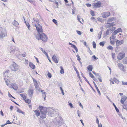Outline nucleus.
Segmentation results:
<instances>
[{"label": "nucleus", "instance_id": "obj_57", "mask_svg": "<svg viewBox=\"0 0 127 127\" xmlns=\"http://www.w3.org/2000/svg\"><path fill=\"white\" fill-rule=\"evenodd\" d=\"M76 32L79 35H81V32L80 31H77Z\"/></svg>", "mask_w": 127, "mask_h": 127}, {"label": "nucleus", "instance_id": "obj_63", "mask_svg": "<svg viewBox=\"0 0 127 127\" xmlns=\"http://www.w3.org/2000/svg\"><path fill=\"white\" fill-rule=\"evenodd\" d=\"M32 79L34 83V84H35V83H37V82L33 78Z\"/></svg>", "mask_w": 127, "mask_h": 127}, {"label": "nucleus", "instance_id": "obj_49", "mask_svg": "<svg viewBox=\"0 0 127 127\" xmlns=\"http://www.w3.org/2000/svg\"><path fill=\"white\" fill-rule=\"evenodd\" d=\"M52 21L56 25L57 24V20H56L55 19H53Z\"/></svg>", "mask_w": 127, "mask_h": 127}, {"label": "nucleus", "instance_id": "obj_42", "mask_svg": "<svg viewBox=\"0 0 127 127\" xmlns=\"http://www.w3.org/2000/svg\"><path fill=\"white\" fill-rule=\"evenodd\" d=\"M104 41H102L100 42L99 44L100 46H103L104 45Z\"/></svg>", "mask_w": 127, "mask_h": 127}, {"label": "nucleus", "instance_id": "obj_3", "mask_svg": "<svg viewBox=\"0 0 127 127\" xmlns=\"http://www.w3.org/2000/svg\"><path fill=\"white\" fill-rule=\"evenodd\" d=\"M33 26L36 27V29L38 34L37 35H39L43 33V29L42 26L39 24H37L36 25L34 24Z\"/></svg>", "mask_w": 127, "mask_h": 127}, {"label": "nucleus", "instance_id": "obj_62", "mask_svg": "<svg viewBox=\"0 0 127 127\" xmlns=\"http://www.w3.org/2000/svg\"><path fill=\"white\" fill-rule=\"evenodd\" d=\"M86 5L88 7H90L91 6V5L89 3H87L86 4Z\"/></svg>", "mask_w": 127, "mask_h": 127}, {"label": "nucleus", "instance_id": "obj_53", "mask_svg": "<svg viewBox=\"0 0 127 127\" xmlns=\"http://www.w3.org/2000/svg\"><path fill=\"white\" fill-rule=\"evenodd\" d=\"M74 69L76 71L77 74H78V75H79V72H78L77 69L76 68L75 66L74 67Z\"/></svg>", "mask_w": 127, "mask_h": 127}, {"label": "nucleus", "instance_id": "obj_15", "mask_svg": "<svg viewBox=\"0 0 127 127\" xmlns=\"http://www.w3.org/2000/svg\"><path fill=\"white\" fill-rule=\"evenodd\" d=\"M68 44L69 45H71V46L73 48H74L75 50V51L76 52H78V49L75 45L73 44H72V43H71L70 42H69L68 43Z\"/></svg>", "mask_w": 127, "mask_h": 127}, {"label": "nucleus", "instance_id": "obj_32", "mask_svg": "<svg viewBox=\"0 0 127 127\" xmlns=\"http://www.w3.org/2000/svg\"><path fill=\"white\" fill-rule=\"evenodd\" d=\"M60 68H61V70L60 71V72L61 74H63L64 73V71L63 68L62 66H61Z\"/></svg>", "mask_w": 127, "mask_h": 127}, {"label": "nucleus", "instance_id": "obj_35", "mask_svg": "<svg viewBox=\"0 0 127 127\" xmlns=\"http://www.w3.org/2000/svg\"><path fill=\"white\" fill-rule=\"evenodd\" d=\"M113 105L114 107L115 108V110H116V111L117 112H118L119 111V110L116 107V105H115V104H114V103H113Z\"/></svg>", "mask_w": 127, "mask_h": 127}, {"label": "nucleus", "instance_id": "obj_5", "mask_svg": "<svg viewBox=\"0 0 127 127\" xmlns=\"http://www.w3.org/2000/svg\"><path fill=\"white\" fill-rule=\"evenodd\" d=\"M57 112L51 108H49L48 110V115L49 116H53L57 114Z\"/></svg>", "mask_w": 127, "mask_h": 127}, {"label": "nucleus", "instance_id": "obj_60", "mask_svg": "<svg viewBox=\"0 0 127 127\" xmlns=\"http://www.w3.org/2000/svg\"><path fill=\"white\" fill-rule=\"evenodd\" d=\"M40 91L43 94H44V95H46V93L44 92L43 90H42L40 89Z\"/></svg>", "mask_w": 127, "mask_h": 127}, {"label": "nucleus", "instance_id": "obj_14", "mask_svg": "<svg viewBox=\"0 0 127 127\" xmlns=\"http://www.w3.org/2000/svg\"><path fill=\"white\" fill-rule=\"evenodd\" d=\"M81 74L82 76L83 77V78L85 79V80L88 83V84L90 85V86L92 88H92V86L90 84L89 82V81L87 79H86V77H85V76L81 72Z\"/></svg>", "mask_w": 127, "mask_h": 127}, {"label": "nucleus", "instance_id": "obj_45", "mask_svg": "<svg viewBox=\"0 0 127 127\" xmlns=\"http://www.w3.org/2000/svg\"><path fill=\"white\" fill-rule=\"evenodd\" d=\"M98 79H99V81L100 82H102V80H101V76H100L99 75V76H98L97 77Z\"/></svg>", "mask_w": 127, "mask_h": 127}, {"label": "nucleus", "instance_id": "obj_52", "mask_svg": "<svg viewBox=\"0 0 127 127\" xmlns=\"http://www.w3.org/2000/svg\"><path fill=\"white\" fill-rule=\"evenodd\" d=\"M93 73L94 74L95 76H96L97 77L98 76H99V75L98 74H96L95 72L94 71H92Z\"/></svg>", "mask_w": 127, "mask_h": 127}, {"label": "nucleus", "instance_id": "obj_55", "mask_svg": "<svg viewBox=\"0 0 127 127\" xmlns=\"http://www.w3.org/2000/svg\"><path fill=\"white\" fill-rule=\"evenodd\" d=\"M76 57H77V60L80 61L81 59L80 58V56L78 55H77L76 56Z\"/></svg>", "mask_w": 127, "mask_h": 127}, {"label": "nucleus", "instance_id": "obj_10", "mask_svg": "<svg viewBox=\"0 0 127 127\" xmlns=\"http://www.w3.org/2000/svg\"><path fill=\"white\" fill-rule=\"evenodd\" d=\"M11 87L13 88L15 90H17L18 89V86L16 84L13 83L11 84Z\"/></svg>", "mask_w": 127, "mask_h": 127}, {"label": "nucleus", "instance_id": "obj_13", "mask_svg": "<svg viewBox=\"0 0 127 127\" xmlns=\"http://www.w3.org/2000/svg\"><path fill=\"white\" fill-rule=\"evenodd\" d=\"M127 99V97L125 95L122 98L121 100V102L122 104H123L124 103L125 101Z\"/></svg>", "mask_w": 127, "mask_h": 127}, {"label": "nucleus", "instance_id": "obj_43", "mask_svg": "<svg viewBox=\"0 0 127 127\" xmlns=\"http://www.w3.org/2000/svg\"><path fill=\"white\" fill-rule=\"evenodd\" d=\"M118 33V32L116 30L112 33V35H116Z\"/></svg>", "mask_w": 127, "mask_h": 127}, {"label": "nucleus", "instance_id": "obj_16", "mask_svg": "<svg viewBox=\"0 0 127 127\" xmlns=\"http://www.w3.org/2000/svg\"><path fill=\"white\" fill-rule=\"evenodd\" d=\"M53 60L56 63H57L58 62V60L57 59L55 55H54L52 57Z\"/></svg>", "mask_w": 127, "mask_h": 127}, {"label": "nucleus", "instance_id": "obj_25", "mask_svg": "<svg viewBox=\"0 0 127 127\" xmlns=\"http://www.w3.org/2000/svg\"><path fill=\"white\" fill-rule=\"evenodd\" d=\"M39 48L42 51V52L46 55V56L48 58V54L45 52V51L44 50H43V49L41 48Z\"/></svg>", "mask_w": 127, "mask_h": 127}, {"label": "nucleus", "instance_id": "obj_23", "mask_svg": "<svg viewBox=\"0 0 127 127\" xmlns=\"http://www.w3.org/2000/svg\"><path fill=\"white\" fill-rule=\"evenodd\" d=\"M13 25L15 26H17L19 25V23L15 20H14L12 23Z\"/></svg>", "mask_w": 127, "mask_h": 127}, {"label": "nucleus", "instance_id": "obj_36", "mask_svg": "<svg viewBox=\"0 0 127 127\" xmlns=\"http://www.w3.org/2000/svg\"><path fill=\"white\" fill-rule=\"evenodd\" d=\"M25 102L28 103V104H29L30 103L31 100L29 99H27L26 100L25 99Z\"/></svg>", "mask_w": 127, "mask_h": 127}, {"label": "nucleus", "instance_id": "obj_34", "mask_svg": "<svg viewBox=\"0 0 127 127\" xmlns=\"http://www.w3.org/2000/svg\"><path fill=\"white\" fill-rule=\"evenodd\" d=\"M123 107L124 109H127V102H125L123 105Z\"/></svg>", "mask_w": 127, "mask_h": 127}, {"label": "nucleus", "instance_id": "obj_54", "mask_svg": "<svg viewBox=\"0 0 127 127\" xmlns=\"http://www.w3.org/2000/svg\"><path fill=\"white\" fill-rule=\"evenodd\" d=\"M122 84L124 85H127V82H125L124 81H122Z\"/></svg>", "mask_w": 127, "mask_h": 127}, {"label": "nucleus", "instance_id": "obj_38", "mask_svg": "<svg viewBox=\"0 0 127 127\" xmlns=\"http://www.w3.org/2000/svg\"><path fill=\"white\" fill-rule=\"evenodd\" d=\"M110 43L111 44L114 45L115 44V40H114L110 39Z\"/></svg>", "mask_w": 127, "mask_h": 127}, {"label": "nucleus", "instance_id": "obj_22", "mask_svg": "<svg viewBox=\"0 0 127 127\" xmlns=\"http://www.w3.org/2000/svg\"><path fill=\"white\" fill-rule=\"evenodd\" d=\"M29 66L33 69H34L35 68V65L32 63H30L29 64Z\"/></svg>", "mask_w": 127, "mask_h": 127}, {"label": "nucleus", "instance_id": "obj_46", "mask_svg": "<svg viewBox=\"0 0 127 127\" xmlns=\"http://www.w3.org/2000/svg\"><path fill=\"white\" fill-rule=\"evenodd\" d=\"M89 74L90 75V76L91 77V78H92L93 79L95 77L94 76L91 72H89Z\"/></svg>", "mask_w": 127, "mask_h": 127}, {"label": "nucleus", "instance_id": "obj_7", "mask_svg": "<svg viewBox=\"0 0 127 127\" xmlns=\"http://www.w3.org/2000/svg\"><path fill=\"white\" fill-rule=\"evenodd\" d=\"M125 56V54L124 52H121L118 54L117 58L119 60H121Z\"/></svg>", "mask_w": 127, "mask_h": 127}, {"label": "nucleus", "instance_id": "obj_6", "mask_svg": "<svg viewBox=\"0 0 127 127\" xmlns=\"http://www.w3.org/2000/svg\"><path fill=\"white\" fill-rule=\"evenodd\" d=\"M18 68L19 66L15 62H13L11 67V69L12 71H16L18 69Z\"/></svg>", "mask_w": 127, "mask_h": 127}, {"label": "nucleus", "instance_id": "obj_44", "mask_svg": "<svg viewBox=\"0 0 127 127\" xmlns=\"http://www.w3.org/2000/svg\"><path fill=\"white\" fill-rule=\"evenodd\" d=\"M114 35H112L110 37V39H111L115 40L116 36H114Z\"/></svg>", "mask_w": 127, "mask_h": 127}, {"label": "nucleus", "instance_id": "obj_41", "mask_svg": "<svg viewBox=\"0 0 127 127\" xmlns=\"http://www.w3.org/2000/svg\"><path fill=\"white\" fill-rule=\"evenodd\" d=\"M77 20H78V21L79 22H80V23H82V22L80 21V16L79 15H77Z\"/></svg>", "mask_w": 127, "mask_h": 127}, {"label": "nucleus", "instance_id": "obj_58", "mask_svg": "<svg viewBox=\"0 0 127 127\" xmlns=\"http://www.w3.org/2000/svg\"><path fill=\"white\" fill-rule=\"evenodd\" d=\"M11 124V123L9 120H8L7 121L6 123H5V124L6 125L7 124Z\"/></svg>", "mask_w": 127, "mask_h": 127}, {"label": "nucleus", "instance_id": "obj_33", "mask_svg": "<svg viewBox=\"0 0 127 127\" xmlns=\"http://www.w3.org/2000/svg\"><path fill=\"white\" fill-rule=\"evenodd\" d=\"M109 25H108V27H112L115 25V24L114 22L110 23V24H108Z\"/></svg>", "mask_w": 127, "mask_h": 127}, {"label": "nucleus", "instance_id": "obj_61", "mask_svg": "<svg viewBox=\"0 0 127 127\" xmlns=\"http://www.w3.org/2000/svg\"><path fill=\"white\" fill-rule=\"evenodd\" d=\"M69 105L70 106L71 108H73V107L72 104L71 103H70L69 104Z\"/></svg>", "mask_w": 127, "mask_h": 127}, {"label": "nucleus", "instance_id": "obj_20", "mask_svg": "<svg viewBox=\"0 0 127 127\" xmlns=\"http://www.w3.org/2000/svg\"><path fill=\"white\" fill-rule=\"evenodd\" d=\"M34 85L36 89L38 90L39 91H40V89L39 88V87L37 83H35V84H34Z\"/></svg>", "mask_w": 127, "mask_h": 127}, {"label": "nucleus", "instance_id": "obj_59", "mask_svg": "<svg viewBox=\"0 0 127 127\" xmlns=\"http://www.w3.org/2000/svg\"><path fill=\"white\" fill-rule=\"evenodd\" d=\"M21 55H22V57H23L26 56V53H24L23 54H21Z\"/></svg>", "mask_w": 127, "mask_h": 127}, {"label": "nucleus", "instance_id": "obj_30", "mask_svg": "<svg viewBox=\"0 0 127 127\" xmlns=\"http://www.w3.org/2000/svg\"><path fill=\"white\" fill-rule=\"evenodd\" d=\"M102 33V31H101L100 32H99L98 35V39H99L101 38Z\"/></svg>", "mask_w": 127, "mask_h": 127}, {"label": "nucleus", "instance_id": "obj_31", "mask_svg": "<svg viewBox=\"0 0 127 127\" xmlns=\"http://www.w3.org/2000/svg\"><path fill=\"white\" fill-rule=\"evenodd\" d=\"M116 43L117 46H118L119 45H121L120 41L118 40L117 39L116 41Z\"/></svg>", "mask_w": 127, "mask_h": 127}, {"label": "nucleus", "instance_id": "obj_12", "mask_svg": "<svg viewBox=\"0 0 127 127\" xmlns=\"http://www.w3.org/2000/svg\"><path fill=\"white\" fill-rule=\"evenodd\" d=\"M28 94L30 97H31L33 94V90L32 89H29L28 90Z\"/></svg>", "mask_w": 127, "mask_h": 127}, {"label": "nucleus", "instance_id": "obj_18", "mask_svg": "<svg viewBox=\"0 0 127 127\" xmlns=\"http://www.w3.org/2000/svg\"><path fill=\"white\" fill-rule=\"evenodd\" d=\"M93 83L94 85L96 88V89L97 90V91L98 93V94L99 95H101V93H100V92L98 88L97 87V86L96 85V84L95 83V82H94V81H93Z\"/></svg>", "mask_w": 127, "mask_h": 127}, {"label": "nucleus", "instance_id": "obj_4", "mask_svg": "<svg viewBox=\"0 0 127 127\" xmlns=\"http://www.w3.org/2000/svg\"><path fill=\"white\" fill-rule=\"evenodd\" d=\"M5 30L2 27H0V39H2L6 35Z\"/></svg>", "mask_w": 127, "mask_h": 127}, {"label": "nucleus", "instance_id": "obj_21", "mask_svg": "<svg viewBox=\"0 0 127 127\" xmlns=\"http://www.w3.org/2000/svg\"><path fill=\"white\" fill-rule=\"evenodd\" d=\"M87 68L89 71H91L93 69L92 65H89L87 67Z\"/></svg>", "mask_w": 127, "mask_h": 127}, {"label": "nucleus", "instance_id": "obj_51", "mask_svg": "<svg viewBox=\"0 0 127 127\" xmlns=\"http://www.w3.org/2000/svg\"><path fill=\"white\" fill-rule=\"evenodd\" d=\"M91 19L93 20L94 22H96V21L95 18L93 17H92L91 18Z\"/></svg>", "mask_w": 127, "mask_h": 127}, {"label": "nucleus", "instance_id": "obj_8", "mask_svg": "<svg viewBox=\"0 0 127 127\" xmlns=\"http://www.w3.org/2000/svg\"><path fill=\"white\" fill-rule=\"evenodd\" d=\"M93 7L95 8L100 7L101 5V3L99 1H98L96 3H93Z\"/></svg>", "mask_w": 127, "mask_h": 127}, {"label": "nucleus", "instance_id": "obj_1", "mask_svg": "<svg viewBox=\"0 0 127 127\" xmlns=\"http://www.w3.org/2000/svg\"><path fill=\"white\" fill-rule=\"evenodd\" d=\"M39 110L40 111V117L45 118L46 117V114L48 112L47 108L42 106H39Z\"/></svg>", "mask_w": 127, "mask_h": 127}, {"label": "nucleus", "instance_id": "obj_56", "mask_svg": "<svg viewBox=\"0 0 127 127\" xmlns=\"http://www.w3.org/2000/svg\"><path fill=\"white\" fill-rule=\"evenodd\" d=\"M115 53H112V57L113 59H114L115 57Z\"/></svg>", "mask_w": 127, "mask_h": 127}, {"label": "nucleus", "instance_id": "obj_47", "mask_svg": "<svg viewBox=\"0 0 127 127\" xmlns=\"http://www.w3.org/2000/svg\"><path fill=\"white\" fill-rule=\"evenodd\" d=\"M47 75L49 77L51 78L52 77V75L51 73H49V72H48V74Z\"/></svg>", "mask_w": 127, "mask_h": 127}, {"label": "nucleus", "instance_id": "obj_17", "mask_svg": "<svg viewBox=\"0 0 127 127\" xmlns=\"http://www.w3.org/2000/svg\"><path fill=\"white\" fill-rule=\"evenodd\" d=\"M115 20V18L114 17L110 18L108 19L107 22V23L110 24V23L114 21Z\"/></svg>", "mask_w": 127, "mask_h": 127}, {"label": "nucleus", "instance_id": "obj_40", "mask_svg": "<svg viewBox=\"0 0 127 127\" xmlns=\"http://www.w3.org/2000/svg\"><path fill=\"white\" fill-rule=\"evenodd\" d=\"M116 30L117 32L118 33L122 32V30L121 28H119Z\"/></svg>", "mask_w": 127, "mask_h": 127}, {"label": "nucleus", "instance_id": "obj_50", "mask_svg": "<svg viewBox=\"0 0 127 127\" xmlns=\"http://www.w3.org/2000/svg\"><path fill=\"white\" fill-rule=\"evenodd\" d=\"M90 13L91 15L92 16L95 15V14L94 11H93L91 10L90 11Z\"/></svg>", "mask_w": 127, "mask_h": 127}, {"label": "nucleus", "instance_id": "obj_11", "mask_svg": "<svg viewBox=\"0 0 127 127\" xmlns=\"http://www.w3.org/2000/svg\"><path fill=\"white\" fill-rule=\"evenodd\" d=\"M118 65L119 67L122 71H125V70L124 69V66L121 63H118Z\"/></svg>", "mask_w": 127, "mask_h": 127}, {"label": "nucleus", "instance_id": "obj_27", "mask_svg": "<svg viewBox=\"0 0 127 127\" xmlns=\"http://www.w3.org/2000/svg\"><path fill=\"white\" fill-rule=\"evenodd\" d=\"M17 112L19 113H22L24 115H25V113L24 112L22 111L18 108H17Z\"/></svg>", "mask_w": 127, "mask_h": 127}, {"label": "nucleus", "instance_id": "obj_2", "mask_svg": "<svg viewBox=\"0 0 127 127\" xmlns=\"http://www.w3.org/2000/svg\"><path fill=\"white\" fill-rule=\"evenodd\" d=\"M36 38L38 40L41 39L43 41L46 42L47 40V37L44 33H41L39 35H36Z\"/></svg>", "mask_w": 127, "mask_h": 127}, {"label": "nucleus", "instance_id": "obj_39", "mask_svg": "<svg viewBox=\"0 0 127 127\" xmlns=\"http://www.w3.org/2000/svg\"><path fill=\"white\" fill-rule=\"evenodd\" d=\"M93 47L94 48H96V45L95 42V41H93Z\"/></svg>", "mask_w": 127, "mask_h": 127}, {"label": "nucleus", "instance_id": "obj_29", "mask_svg": "<svg viewBox=\"0 0 127 127\" xmlns=\"http://www.w3.org/2000/svg\"><path fill=\"white\" fill-rule=\"evenodd\" d=\"M112 31L111 29H108L106 32V34L107 35H108L110 34L112 32Z\"/></svg>", "mask_w": 127, "mask_h": 127}, {"label": "nucleus", "instance_id": "obj_37", "mask_svg": "<svg viewBox=\"0 0 127 127\" xmlns=\"http://www.w3.org/2000/svg\"><path fill=\"white\" fill-rule=\"evenodd\" d=\"M107 48L108 49L111 50H112L113 49V47L109 45V46L107 47Z\"/></svg>", "mask_w": 127, "mask_h": 127}, {"label": "nucleus", "instance_id": "obj_19", "mask_svg": "<svg viewBox=\"0 0 127 127\" xmlns=\"http://www.w3.org/2000/svg\"><path fill=\"white\" fill-rule=\"evenodd\" d=\"M33 111L35 113L36 115L37 116H40V113L39 111L38 110H36Z\"/></svg>", "mask_w": 127, "mask_h": 127}, {"label": "nucleus", "instance_id": "obj_28", "mask_svg": "<svg viewBox=\"0 0 127 127\" xmlns=\"http://www.w3.org/2000/svg\"><path fill=\"white\" fill-rule=\"evenodd\" d=\"M20 95L21 96V97L23 98L25 100L27 97V96L25 94H20Z\"/></svg>", "mask_w": 127, "mask_h": 127}, {"label": "nucleus", "instance_id": "obj_26", "mask_svg": "<svg viewBox=\"0 0 127 127\" xmlns=\"http://www.w3.org/2000/svg\"><path fill=\"white\" fill-rule=\"evenodd\" d=\"M122 63L124 64H127V57L125 58L123 60Z\"/></svg>", "mask_w": 127, "mask_h": 127}, {"label": "nucleus", "instance_id": "obj_9", "mask_svg": "<svg viewBox=\"0 0 127 127\" xmlns=\"http://www.w3.org/2000/svg\"><path fill=\"white\" fill-rule=\"evenodd\" d=\"M110 13L109 12H103L102 14V17L103 18H106L110 15Z\"/></svg>", "mask_w": 127, "mask_h": 127}, {"label": "nucleus", "instance_id": "obj_48", "mask_svg": "<svg viewBox=\"0 0 127 127\" xmlns=\"http://www.w3.org/2000/svg\"><path fill=\"white\" fill-rule=\"evenodd\" d=\"M26 25L27 27L28 28L29 30H30V25L29 24V23H26Z\"/></svg>", "mask_w": 127, "mask_h": 127}, {"label": "nucleus", "instance_id": "obj_24", "mask_svg": "<svg viewBox=\"0 0 127 127\" xmlns=\"http://www.w3.org/2000/svg\"><path fill=\"white\" fill-rule=\"evenodd\" d=\"M61 120V118L60 117H56L54 119L55 121V123H56V121L58 123H59L60 122L59 121Z\"/></svg>", "mask_w": 127, "mask_h": 127}, {"label": "nucleus", "instance_id": "obj_64", "mask_svg": "<svg viewBox=\"0 0 127 127\" xmlns=\"http://www.w3.org/2000/svg\"><path fill=\"white\" fill-rule=\"evenodd\" d=\"M92 57L94 58V59L97 60L98 59V58H96L95 55L93 56Z\"/></svg>", "mask_w": 127, "mask_h": 127}]
</instances>
